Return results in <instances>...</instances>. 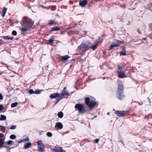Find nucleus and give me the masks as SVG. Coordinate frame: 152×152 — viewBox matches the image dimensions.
<instances>
[{"instance_id": "obj_12", "label": "nucleus", "mask_w": 152, "mask_h": 152, "mask_svg": "<svg viewBox=\"0 0 152 152\" xmlns=\"http://www.w3.org/2000/svg\"><path fill=\"white\" fill-rule=\"evenodd\" d=\"M66 87H65L64 88L62 91V94L61 95V96H62L63 98L64 97V96H69L70 95V94L66 91Z\"/></svg>"}, {"instance_id": "obj_39", "label": "nucleus", "mask_w": 152, "mask_h": 152, "mask_svg": "<svg viewBox=\"0 0 152 152\" xmlns=\"http://www.w3.org/2000/svg\"><path fill=\"white\" fill-rule=\"evenodd\" d=\"M100 37H99L98 38V39L96 40V44H97V45L99 43L101 42V41H100Z\"/></svg>"}, {"instance_id": "obj_20", "label": "nucleus", "mask_w": 152, "mask_h": 152, "mask_svg": "<svg viewBox=\"0 0 152 152\" xmlns=\"http://www.w3.org/2000/svg\"><path fill=\"white\" fill-rule=\"evenodd\" d=\"M31 145V143L30 142H29L26 143L24 145V148L25 149H27L30 148Z\"/></svg>"}, {"instance_id": "obj_7", "label": "nucleus", "mask_w": 152, "mask_h": 152, "mask_svg": "<svg viewBox=\"0 0 152 152\" xmlns=\"http://www.w3.org/2000/svg\"><path fill=\"white\" fill-rule=\"evenodd\" d=\"M122 42L118 40H115L112 43V44L110 46V48L109 50H111L113 49L114 47H119L121 43Z\"/></svg>"}, {"instance_id": "obj_41", "label": "nucleus", "mask_w": 152, "mask_h": 152, "mask_svg": "<svg viewBox=\"0 0 152 152\" xmlns=\"http://www.w3.org/2000/svg\"><path fill=\"white\" fill-rule=\"evenodd\" d=\"M3 108V106L2 104H0V111H1Z\"/></svg>"}, {"instance_id": "obj_37", "label": "nucleus", "mask_w": 152, "mask_h": 152, "mask_svg": "<svg viewBox=\"0 0 152 152\" xmlns=\"http://www.w3.org/2000/svg\"><path fill=\"white\" fill-rule=\"evenodd\" d=\"M16 125H12L10 128V129H14L16 128Z\"/></svg>"}, {"instance_id": "obj_30", "label": "nucleus", "mask_w": 152, "mask_h": 152, "mask_svg": "<svg viewBox=\"0 0 152 152\" xmlns=\"http://www.w3.org/2000/svg\"><path fill=\"white\" fill-rule=\"evenodd\" d=\"M18 104V103L17 102H14L12 103L11 104V107L12 108L14 107H16Z\"/></svg>"}, {"instance_id": "obj_23", "label": "nucleus", "mask_w": 152, "mask_h": 152, "mask_svg": "<svg viewBox=\"0 0 152 152\" xmlns=\"http://www.w3.org/2000/svg\"><path fill=\"white\" fill-rule=\"evenodd\" d=\"M3 37L4 39H10L12 40H13L14 38L13 37H11L8 36H3Z\"/></svg>"}, {"instance_id": "obj_25", "label": "nucleus", "mask_w": 152, "mask_h": 152, "mask_svg": "<svg viewBox=\"0 0 152 152\" xmlns=\"http://www.w3.org/2000/svg\"><path fill=\"white\" fill-rule=\"evenodd\" d=\"M97 46V44H96V45L93 46H89V49L92 48L93 50H94L96 48Z\"/></svg>"}, {"instance_id": "obj_51", "label": "nucleus", "mask_w": 152, "mask_h": 152, "mask_svg": "<svg viewBox=\"0 0 152 152\" xmlns=\"http://www.w3.org/2000/svg\"><path fill=\"white\" fill-rule=\"evenodd\" d=\"M137 31L140 34V31H139L138 30H137Z\"/></svg>"}, {"instance_id": "obj_1", "label": "nucleus", "mask_w": 152, "mask_h": 152, "mask_svg": "<svg viewBox=\"0 0 152 152\" xmlns=\"http://www.w3.org/2000/svg\"><path fill=\"white\" fill-rule=\"evenodd\" d=\"M118 88L117 94V97L118 99L122 100L124 97L123 93V87L122 82L121 80H118L117 82Z\"/></svg>"}, {"instance_id": "obj_33", "label": "nucleus", "mask_w": 152, "mask_h": 152, "mask_svg": "<svg viewBox=\"0 0 152 152\" xmlns=\"http://www.w3.org/2000/svg\"><path fill=\"white\" fill-rule=\"evenodd\" d=\"M47 136L49 137H51L52 136V134L50 132H48L47 133Z\"/></svg>"}, {"instance_id": "obj_34", "label": "nucleus", "mask_w": 152, "mask_h": 152, "mask_svg": "<svg viewBox=\"0 0 152 152\" xmlns=\"http://www.w3.org/2000/svg\"><path fill=\"white\" fill-rule=\"evenodd\" d=\"M42 91V90H36V91H34L35 94H39L41 93V91Z\"/></svg>"}, {"instance_id": "obj_9", "label": "nucleus", "mask_w": 152, "mask_h": 152, "mask_svg": "<svg viewBox=\"0 0 152 152\" xmlns=\"http://www.w3.org/2000/svg\"><path fill=\"white\" fill-rule=\"evenodd\" d=\"M118 70H120L121 72L124 71L126 70L125 65L123 63H120L118 65Z\"/></svg>"}, {"instance_id": "obj_46", "label": "nucleus", "mask_w": 152, "mask_h": 152, "mask_svg": "<svg viewBox=\"0 0 152 152\" xmlns=\"http://www.w3.org/2000/svg\"><path fill=\"white\" fill-rule=\"evenodd\" d=\"M29 140V138L28 137L26 139L24 140V141H27Z\"/></svg>"}, {"instance_id": "obj_19", "label": "nucleus", "mask_w": 152, "mask_h": 152, "mask_svg": "<svg viewBox=\"0 0 152 152\" xmlns=\"http://www.w3.org/2000/svg\"><path fill=\"white\" fill-rule=\"evenodd\" d=\"M70 58V56L66 55L61 57V59L62 61H66Z\"/></svg>"}, {"instance_id": "obj_55", "label": "nucleus", "mask_w": 152, "mask_h": 152, "mask_svg": "<svg viewBox=\"0 0 152 152\" xmlns=\"http://www.w3.org/2000/svg\"><path fill=\"white\" fill-rule=\"evenodd\" d=\"M86 81H88V80H86Z\"/></svg>"}, {"instance_id": "obj_48", "label": "nucleus", "mask_w": 152, "mask_h": 152, "mask_svg": "<svg viewBox=\"0 0 152 152\" xmlns=\"http://www.w3.org/2000/svg\"><path fill=\"white\" fill-rule=\"evenodd\" d=\"M134 102H137V103H138L140 105H141L142 104H141L140 103L138 102H137L135 101Z\"/></svg>"}, {"instance_id": "obj_6", "label": "nucleus", "mask_w": 152, "mask_h": 152, "mask_svg": "<svg viewBox=\"0 0 152 152\" xmlns=\"http://www.w3.org/2000/svg\"><path fill=\"white\" fill-rule=\"evenodd\" d=\"M37 143L38 148L39 151L43 152L45 151V146L41 140H39L37 142Z\"/></svg>"}, {"instance_id": "obj_14", "label": "nucleus", "mask_w": 152, "mask_h": 152, "mask_svg": "<svg viewBox=\"0 0 152 152\" xmlns=\"http://www.w3.org/2000/svg\"><path fill=\"white\" fill-rule=\"evenodd\" d=\"M88 0H83L80 1L79 5L82 7H84L87 4Z\"/></svg>"}, {"instance_id": "obj_57", "label": "nucleus", "mask_w": 152, "mask_h": 152, "mask_svg": "<svg viewBox=\"0 0 152 152\" xmlns=\"http://www.w3.org/2000/svg\"><path fill=\"white\" fill-rule=\"evenodd\" d=\"M151 12H152V10H150Z\"/></svg>"}, {"instance_id": "obj_27", "label": "nucleus", "mask_w": 152, "mask_h": 152, "mask_svg": "<svg viewBox=\"0 0 152 152\" xmlns=\"http://www.w3.org/2000/svg\"><path fill=\"white\" fill-rule=\"evenodd\" d=\"M63 113L61 111L59 112L58 114V117L60 118H62L63 116Z\"/></svg>"}, {"instance_id": "obj_29", "label": "nucleus", "mask_w": 152, "mask_h": 152, "mask_svg": "<svg viewBox=\"0 0 152 152\" xmlns=\"http://www.w3.org/2000/svg\"><path fill=\"white\" fill-rule=\"evenodd\" d=\"M51 31H58L60 30V29L58 27H52L51 28Z\"/></svg>"}, {"instance_id": "obj_15", "label": "nucleus", "mask_w": 152, "mask_h": 152, "mask_svg": "<svg viewBox=\"0 0 152 152\" xmlns=\"http://www.w3.org/2000/svg\"><path fill=\"white\" fill-rule=\"evenodd\" d=\"M120 53L121 55L126 56V48L124 46L122 47V50L120 52Z\"/></svg>"}, {"instance_id": "obj_11", "label": "nucleus", "mask_w": 152, "mask_h": 152, "mask_svg": "<svg viewBox=\"0 0 152 152\" xmlns=\"http://www.w3.org/2000/svg\"><path fill=\"white\" fill-rule=\"evenodd\" d=\"M52 152H65L61 147H58L56 148L51 149Z\"/></svg>"}, {"instance_id": "obj_17", "label": "nucleus", "mask_w": 152, "mask_h": 152, "mask_svg": "<svg viewBox=\"0 0 152 152\" xmlns=\"http://www.w3.org/2000/svg\"><path fill=\"white\" fill-rule=\"evenodd\" d=\"M30 28L31 27H23L21 28L20 29L22 32H25L29 31Z\"/></svg>"}, {"instance_id": "obj_36", "label": "nucleus", "mask_w": 152, "mask_h": 152, "mask_svg": "<svg viewBox=\"0 0 152 152\" xmlns=\"http://www.w3.org/2000/svg\"><path fill=\"white\" fill-rule=\"evenodd\" d=\"M12 35L15 36L17 34V31L15 30H13L12 31Z\"/></svg>"}, {"instance_id": "obj_42", "label": "nucleus", "mask_w": 152, "mask_h": 152, "mask_svg": "<svg viewBox=\"0 0 152 152\" xmlns=\"http://www.w3.org/2000/svg\"><path fill=\"white\" fill-rule=\"evenodd\" d=\"M3 99V97L2 94L0 93V100H2Z\"/></svg>"}, {"instance_id": "obj_44", "label": "nucleus", "mask_w": 152, "mask_h": 152, "mask_svg": "<svg viewBox=\"0 0 152 152\" xmlns=\"http://www.w3.org/2000/svg\"><path fill=\"white\" fill-rule=\"evenodd\" d=\"M74 33L75 34H78L79 33V31L77 30H75Z\"/></svg>"}, {"instance_id": "obj_31", "label": "nucleus", "mask_w": 152, "mask_h": 152, "mask_svg": "<svg viewBox=\"0 0 152 152\" xmlns=\"http://www.w3.org/2000/svg\"><path fill=\"white\" fill-rule=\"evenodd\" d=\"M34 91L32 89H30L28 91V92L30 94H35Z\"/></svg>"}, {"instance_id": "obj_53", "label": "nucleus", "mask_w": 152, "mask_h": 152, "mask_svg": "<svg viewBox=\"0 0 152 152\" xmlns=\"http://www.w3.org/2000/svg\"><path fill=\"white\" fill-rule=\"evenodd\" d=\"M144 39V40H146V39H145V38H144V39Z\"/></svg>"}, {"instance_id": "obj_16", "label": "nucleus", "mask_w": 152, "mask_h": 152, "mask_svg": "<svg viewBox=\"0 0 152 152\" xmlns=\"http://www.w3.org/2000/svg\"><path fill=\"white\" fill-rule=\"evenodd\" d=\"M63 125L62 124L61 122L57 123L55 125L56 128H57L58 129H61L63 128Z\"/></svg>"}, {"instance_id": "obj_52", "label": "nucleus", "mask_w": 152, "mask_h": 152, "mask_svg": "<svg viewBox=\"0 0 152 152\" xmlns=\"http://www.w3.org/2000/svg\"><path fill=\"white\" fill-rule=\"evenodd\" d=\"M96 117H97V116H96H96H94V118H96Z\"/></svg>"}, {"instance_id": "obj_21", "label": "nucleus", "mask_w": 152, "mask_h": 152, "mask_svg": "<svg viewBox=\"0 0 152 152\" xmlns=\"http://www.w3.org/2000/svg\"><path fill=\"white\" fill-rule=\"evenodd\" d=\"M7 10V8L4 7L2 12V16L4 17L5 16V14Z\"/></svg>"}, {"instance_id": "obj_32", "label": "nucleus", "mask_w": 152, "mask_h": 152, "mask_svg": "<svg viewBox=\"0 0 152 152\" xmlns=\"http://www.w3.org/2000/svg\"><path fill=\"white\" fill-rule=\"evenodd\" d=\"M75 31H70L67 32L68 34L69 35L75 34Z\"/></svg>"}, {"instance_id": "obj_4", "label": "nucleus", "mask_w": 152, "mask_h": 152, "mask_svg": "<svg viewBox=\"0 0 152 152\" xmlns=\"http://www.w3.org/2000/svg\"><path fill=\"white\" fill-rule=\"evenodd\" d=\"M85 101V104L90 108L95 106L97 103L95 100H90L88 97L86 98Z\"/></svg>"}, {"instance_id": "obj_10", "label": "nucleus", "mask_w": 152, "mask_h": 152, "mask_svg": "<svg viewBox=\"0 0 152 152\" xmlns=\"http://www.w3.org/2000/svg\"><path fill=\"white\" fill-rule=\"evenodd\" d=\"M117 74H118V77H119L123 78L126 77L124 71L121 72V71H118Z\"/></svg>"}, {"instance_id": "obj_5", "label": "nucleus", "mask_w": 152, "mask_h": 152, "mask_svg": "<svg viewBox=\"0 0 152 152\" xmlns=\"http://www.w3.org/2000/svg\"><path fill=\"white\" fill-rule=\"evenodd\" d=\"M76 110H78L79 112L84 113L86 112L85 109L83 105L80 104H77L75 106Z\"/></svg>"}, {"instance_id": "obj_18", "label": "nucleus", "mask_w": 152, "mask_h": 152, "mask_svg": "<svg viewBox=\"0 0 152 152\" xmlns=\"http://www.w3.org/2000/svg\"><path fill=\"white\" fill-rule=\"evenodd\" d=\"M5 137L4 136H0V146L3 145L4 142Z\"/></svg>"}, {"instance_id": "obj_22", "label": "nucleus", "mask_w": 152, "mask_h": 152, "mask_svg": "<svg viewBox=\"0 0 152 152\" xmlns=\"http://www.w3.org/2000/svg\"><path fill=\"white\" fill-rule=\"evenodd\" d=\"M49 23L48 24V25L49 26H52L53 25V24H54L55 23V20H49Z\"/></svg>"}, {"instance_id": "obj_56", "label": "nucleus", "mask_w": 152, "mask_h": 152, "mask_svg": "<svg viewBox=\"0 0 152 152\" xmlns=\"http://www.w3.org/2000/svg\"><path fill=\"white\" fill-rule=\"evenodd\" d=\"M151 4L152 5V3Z\"/></svg>"}, {"instance_id": "obj_49", "label": "nucleus", "mask_w": 152, "mask_h": 152, "mask_svg": "<svg viewBox=\"0 0 152 152\" xmlns=\"http://www.w3.org/2000/svg\"><path fill=\"white\" fill-rule=\"evenodd\" d=\"M110 114V113L109 112H107V115H109Z\"/></svg>"}, {"instance_id": "obj_24", "label": "nucleus", "mask_w": 152, "mask_h": 152, "mask_svg": "<svg viewBox=\"0 0 152 152\" xmlns=\"http://www.w3.org/2000/svg\"><path fill=\"white\" fill-rule=\"evenodd\" d=\"M54 37L52 36L51 37V38L50 39L48 40L49 42L47 43V44L48 45H49L52 43L54 39Z\"/></svg>"}, {"instance_id": "obj_13", "label": "nucleus", "mask_w": 152, "mask_h": 152, "mask_svg": "<svg viewBox=\"0 0 152 152\" xmlns=\"http://www.w3.org/2000/svg\"><path fill=\"white\" fill-rule=\"evenodd\" d=\"M61 93H54L53 94H51L50 95V97L51 99L56 98L57 97H58L59 96H61Z\"/></svg>"}, {"instance_id": "obj_38", "label": "nucleus", "mask_w": 152, "mask_h": 152, "mask_svg": "<svg viewBox=\"0 0 152 152\" xmlns=\"http://www.w3.org/2000/svg\"><path fill=\"white\" fill-rule=\"evenodd\" d=\"M5 129V127L3 126L0 125V131H2Z\"/></svg>"}, {"instance_id": "obj_43", "label": "nucleus", "mask_w": 152, "mask_h": 152, "mask_svg": "<svg viewBox=\"0 0 152 152\" xmlns=\"http://www.w3.org/2000/svg\"><path fill=\"white\" fill-rule=\"evenodd\" d=\"M99 141V139H96L94 140V142L96 143H97Z\"/></svg>"}, {"instance_id": "obj_58", "label": "nucleus", "mask_w": 152, "mask_h": 152, "mask_svg": "<svg viewBox=\"0 0 152 152\" xmlns=\"http://www.w3.org/2000/svg\"><path fill=\"white\" fill-rule=\"evenodd\" d=\"M18 22H16V23H18Z\"/></svg>"}, {"instance_id": "obj_2", "label": "nucleus", "mask_w": 152, "mask_h": 152, "mask_svg": "<svg viewBox=\"0 0 152 152\" xmlns=\"http://www.w3.org/2000/svg\"><path fill=\"white\" fill-rule=\"evenodd\" d=\"M91 45L92 43L89 40L83 41L79 46H78L77 50L86 51L89 50V46Z\"/></svg>"}, {"instance_id": "obj_28", "label": "nucleus", "mask_w": 152, "mask_h": 152, "mask_svg": "<svg viewBox=\"0 0 152 152\" xmlns=\"http://www.w3.org/2000/svg\"><path fill=\"white\" fill-rule=\"evenodd\" d=\"M6 119V117L5 115H1V117L0 118V121H4Z\"/></svg>"}, {"instance_id": "obj_40", "label": "nucleus", "mask_w": 152, "mask_h": 152, "mask_svg": "<svg viewBox=\"0 0 152 152\" xmlns=\"http://www.w3.org/2000/svg\"><path fill=\"white\" fill-rule=\"evenodd\" d=\"M13 142V141L12 140H9L7 142V144L8 145H10Z\"/></svg>"}, {"instance_id": "obj_45", "label": "nucleus", "mask_w": 152, "mask_h": 152, "mask_svg": "<svg viewBox=\"0 0 152 152\" xmlns=\"http://www.w3.org/2000/svg\"><path fill=\"white\" fill-rule=\"evenodd\" d=\"M148 99V101L150 103H151V100L148 97L147 98Z\"/></svg>"}, {"instance_id": "obj_54", "label": "nucleus", "mask_w": 152, "mask_h": 152, "mask_svg": "<svg viewBox=\"0 0 152 152\" xmlns=\"http://www.w3.org/2000/svg\"><path fill=\"white\" fill-rule=\"evenodd\" d=\"M0 41H2V40L0 39Z\"/></svg>"}, {"instance_id": "obj_50", "label": "nucleus", "mask_w": 152, "mask_h": 152, "mask_svg": "<svg viewBox=\"0 0 152 152\" xmlns=\"http://www.w3.org/2000/svg\"><path fill=\"white\" fill-rule=\"evenodd\" d=\"M2 44L1 43V41H0V45Z\"/></svg>"}, {"instance_id": "obj_3", "label": "nucleus", "mask_w": 152, "mask_h": 152, "mask_svg": "<svg viewBox=\"0 0 152 152\" xmlns=\"http://www.w3.org/2000/svg\"><path fill=\"white\" fill-rule=\"evenodd\" d=\"M20 23L23 27H31L33 25V23L32 20L30 18L26 17H24L22 20L20 21Z\"/></svg>"}, {"instance_id": "obj_26", "label": "nucleus", "mask_w": 152, "mask_h": 152, "mask_svg": "<svg viewBox=\"0 0 152 152\" xmlns=\"http://www.w3.org/2000/svg\"><path fill=\"white\" fill-rule=\"evenodd\" d=\"M63 98V97H62V96H59V97H58L57 99H56L55 102V104H57L59 102V101L61 100V99H62Z\"/></svg>"}, {"instance_id": "obj_59", "label": "nucleus", "mask_w": 152, "mask_h": 152, "mask_svg": "<svg viewBox=\"0 0 152 152\" xmlns=\"http://www.w3.org/2000/svg\"><path fill=\"white\" fill-rule=\"evenodd\" d=\"M18 22H16V23H18Z\"/></svg>"}, {"instance_id": "obj_35", "label": "nucleus", "mask_w": 152, "mask_h": 152, "mask_svg": "<svg viewBox=\"0 0 152 152\" xmlns=\"http://www.w3.org/2000/svg\"><path fill=\"white\" fill-rule=\"evenodd\" d=\"M16 138V136L13 134L11 135L10 136V138L12 139H14Z\"/></svg>"}, {"instance_id": "obj_47", "label": "nucleus", "mask_w": 152, "mask_h": 152, "mask_svg": "<svg viewBox=\"0 0 152 152\" xmlns=\"http://www.w3.org/2000/svg\"><path fill=\"white\" fill-rule=\"evenodd\" d=\"M24 141V140H21L20 141H19V143H21L23 142Z\"/></svg>"}, {"instance_id": "obj_8", "label": "nucleus", "mask_w": 152, "mask_h": 152, "mask_svg": "<svg viewBox=\"0 0 152 152\" xmlns=\"http://www.w3.org/2000/svg\"><path fill=\"white\" fill-rule=\"evenodd\" d=\"M126 112H128V111H126ZM115 113L119 117H122L126 115V112L124 113V111L115 110Z\"/></svg>"}]
</instances>
